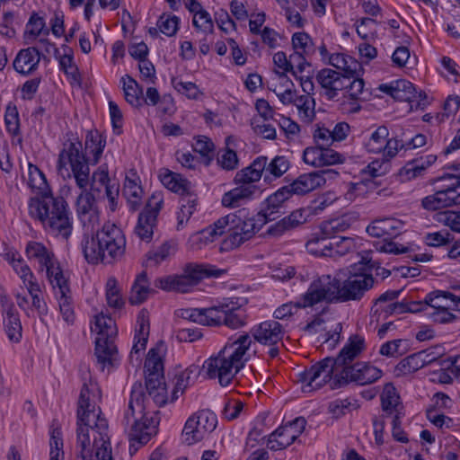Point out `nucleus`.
Masks as SVG:
<instances>
[{
    "mask_svg": "<svg viewBox=\"0 0 460 460\" xmlns=\"http://www.w3.org/2000/svg\"><path fill=\"white\" fill-rule=\"evenodd\" d=\"M365 349L364 338L351 335L336 358L327 357L298 374V381L304 384L303 392L318 389L331 382L332 377V389L349 382L361 385L376 382L382 376L380 369L364 362L353 363Z\"/></svg>",
    "mask_w": 460,
    "mask_h": 460,
    "instance_id": "obj_1",
    "label": "nucleus"
},
{
    "mask_svg": "<svg viewBox=\"0 0 460 460\" xmlns=\"http://www.w3.org/2000/svg\"><path fill=\"white\" fill-rule=\"evenodd\" d=\"M284 335V328L279 322L264 321L254 325L250 333L244 332L227 341L216 356L204 362L203 368L209 378H217L222 386H227L250 360L252 338L260 344L273 345L279 343Z\"/></svg>",
    "mask_w": 460,
    "mask_h": 460,
    "instance_id": "obj_2",
    "label": "nucleus"
},
{
    "mask_svg": "<svg viewBox=\"0 0 460 460\" xmlns=\"http://www.w3.org/2000/svg\"><path fill=\"white\" fill-rule=\"evenodd\" d=\"M29 214L43 229L57 237L67 240L73 231V216L67 201L53 193L30 199Z\"/></svg>",
    "mask_w": 460,
    "mask_h": 460,
    "instance_id": "obj_3",
    "label": "nucleus"
},
{
    "mask_svg": "<svg viewBox=\"0 0 460 460\" xmlns=\"http://www.w3.org/2000/svg\"><path fill=\"white\" fill-rule=\"evenodd\" d=\"M125 249L126 238L122 230L110 222L82 243L84 256L92 264H111L123 256Z\"/></svg>",
    "mask_w": 460,
    "mask_h": 460,
    "instance_id": "obj_4",
    "label": "nucleus"
},
{
    "mask_svg": "<svg viewBox=\"0 0 460 460\" xmlns=\"http://www.w3.org/2000/svg\"><path fill=\"white\" fill-rule=\"evenodd\" d=\"M89 164H91L90 161L83 152V145L78 138H69L63 143L57 164L58 172L63 178L73 177L79 189L87 188Z\"/></svg>",
    "mask_w": 460,
    "mask_h": 460,
    "instance_id": "obj_5",
    "label": "nucleus"
},
{
    "mask_svg": "<svg viewBox=\"0 0 460 460\" xmlns=\"http://www.w3.org/2000/svg\"><path fill=\"white\" fill-rule=\"evenodd\" d=\"M77 446L83 460H113L107 420L97 427H77Z\"/></svg>",
    "mask_w": 460,
    "mask_h": 460,
    "instance_id": "obj_6",
    "label": "nucleus"
},
{
    "mask_svg": "<svg viewBox=\"0 0 460 460\" xmlns=\"http://www.w3.org/2000/svg\"><path fill=\"white\" fill-rule=\"evenodd\" d=\"M80 372L83 387L78 400L77 427H97L101 420H106L97 405L101 401L102 392L98 384L93 380L88 366L81 365Z\"/></svg>",
    "mask_w": 460,
    "mask_h": 460,
    "instance_id": "obj_7",
    "label": "nucleus"
},
{
    "mask_svg": "<svg viewBox=\"0 0 460 460\" xmlns=\"http://www.w3.org/2000/svg\"><path fill=\"white\" fill-rule=\"evenodd\" d=\"M225 271L206 264L189 263L180 275H169L157 278L155 288L167 292L187 293L206 278H218Z\"/></svg>",
    "mask_w": 460,
    "mask_h": 460,
    "instance_id": "obj_8",
    "label": "nucleus"
},
{
    "mask_svg": "<svg viewBox=\"0 0 460 460\" xmlns=\"http://www.w3.org/2000/svg\"><path fill=\"white\" fill-rule=\"evenodd\" d=\"M92 331L97 333L95 339V356L102 369L112 367L118 359V349L114 344L117 335L115 321L102 314L95 316Z\"/></svg>",
    "mask_w": 460,
    "mask_h": 460,
    "instance_id": "obj_9",
    "label": "nucleus"
},
{
    "mask_svg": "<svg viewBox=\"0 0 460 460\" xmlns=\"http://www.w3.org/2000/svg\"><path fill=\"white\" fill-rule=\"evenodd\" d=\"M239 214L230 213L226 217L219 218L213 226L204 229L201 234L207 240L213 242L217 236L226 235L222 242L223 250H233L239 247L245 242L242 233V214H245L244 210H239Z\"/></svg>",
    "mask_w": 460,
    "mask_h": 460,
    "instance_id": "obj_10",
    "label": "nucleus"
},
{
    "mask_svg": "<svg viewBox=\"0 0 460 460\" xmlns=\"http://www.w3.org/2000/svg\"><path fill=\"white\" fill-rule=\"evenodd\" d=\"M367 262L364 258L352 266L350 275L344 280L339 279V292L341 303L349 301H359L367 291L371 289L375 284V279L370 272H367L365 266Z\"/></svg>",
    "mask_w": 460,
    "mask_h": 460,
    "instance_id": "obj_11",
    "label": "nucleus"
},
{
    "mask_svg": "<svg viewBox=\"0 0 460 460\" xmlns=\"http://www.w3.org/2000/svg\"><path fill=\"white\" fill-rule=\"evenodd\" d=\"M339 287V279L336 277L322 275L311 282L307 291L298 302L297 307H312L321 302L341 303L338 297Z\"/></svg>",
    "mask_w": 460,
    "mask_h": 460,
    "instance_id": "obj_12",
    "label": "nucleus"
},
{
    "mask_svg": "<svg viewBox=\"0 0 460 460\" xmlns=\"http://www.w3.org/2000/svg\"><path fill=\"white\" fill-rule=\"evenodd\" d=\"M217 427V417L210 411H200L190 417L182 430V441L188 446L193 445L204 438Z\"/></svg>",
    "mask_w": 460,
    "mask_h": 460,
    "instance_id": "obj_13",
    "label": "nucleus"
},
{
    "mask_svg": "<svg viewBox=\"0 0 460 460\" xmlns=\"http://www.w3.org/2000/svg\"><path fill=\"white\" fill-rule=\"evenodd\" d=\"M162 206L163 198L160 193H154L148 199L144 210L138 216L134 231L141 241L151 242Z\"/></svg>",
    "mask_w": 460,
    "mask_h": 460,
    "instance_id": "obj_14",
    "label": "nucleus"
},
{
    "mask_svg": "<svg viewBox=\"0 0 460 460\" xmlns=\"http://www.w3.org/2000/svg\"><path fill=\"white\" fill-rule=\"evenodd\" d=\"M378 89L391 95L396 101L411 103V109L413 107L418 109L424 104L422 102L427 97L425 93H417L414 85L407 80H398L390 84H380Z\"/></svg>",
    "mask_w": 460,
    "mask_h": 460,
    "instance_id": "obj_15",
    "label": "nucleus"
},
{
    "mask_svg": "<svg viewBox=\"0 0 460 460\" xmlns=\"http://www.w3.org/2000/svg\"><path fill=\"white\" fill-rule=\"evenodd\" d=\"M158 421L154 418L143 416L141 420H135L129 433V453L135 454L139 447L146 445L157 433Z\"/></svg>",
    "mask_w": 460,
    "mask_h": 460,
    "instance_id": "obj_16",
    "label": "nucleus"
},
{
    "mask_svg": "<svg viewBox=\"0 0 460 460\" xmlns=\"http://www.w3.org/2000/svg\"><path fill=\"white\" fill-rule=\"evenodd\" d=\"M325 174L336 175L338 173L332 170H322L305 173L297 177L290 184L284 186V188L288 190L290 197L292 195H305L324 185L326 182Z\"/></svg>",
    "mask_w": 460,
    "mask_h": 460,
    "instance_id": "obj_17",
    "label": "nucleus"
},
{
    "mask_svg": "<svg viewBox=\"0 0 460 460\" xmlns=\"http://www.w3.org/2000/svg\"><path fill=\"white\" fill-rule=\"evenodd\" d=\"M82 191L76 199V211L78 217L85 227H94L99 224L100 214L95 203L94 194L87 188L80 189Z\"/></svg>",
    "mask_w": 460,
    "mask_h": 460,
    "instance_id": "obj_18",
    "label": "nucleus"
},
{
    "mask_svg": "<svg viewBox=\"0 0 460 460\" xmlns=\"http://www.w3.org/2000/svg\"><path fill=\"white\" fill-rule=\"evenodd\" d=\"M404 227V223L394 217L373 220L367 227V233L376 238H393L398 236Z\"/></svg>",
    "mask_w": 460,
    "mask_h": 460,
    "instance_id": "obj_19",
    "label": "nucleus"
},
{
    "mask_svg": "<svg viewBox=\"0 0 460 460\" xmlns=\"http://www.w3.org/2000/svg\"><path fill=\"white\" fill-rule=\"evenodd\" d=\"M421 205L425 209L432 211L460 205V193L456 192V186H449L446 190H438L425 197Z\"/></svg>",
    "mask_w": 460,
    "mask_h": 460,
    "instance_id": "obj_20",
    "label": "nucleus"
},
{
    "mask_svg": "<svg viewBox=\"0 0 460 460\" xmlns=\"http://www.w3.org/2000/svg\"><path fill=\"white\" fill-rule=\"evenodd\" d=\"M290 198L288 189L284 186L269 196L263 204V208L259 214L266 220V222L273 221L279 217L285 201Z\"/></svg>",
    "mask_w": 460,
    "mask_h": 460,
    "instance_id": "obj_21",
    "label": "nucleus"
},
{
    "mask_svg": "<svg viewBox=\"0 0 460 460\" xmlns=\"http://www.w3.org/2000/svg\"><path fill=\"white\" fill-rule=\"evenodd\" d=\"M40 61V51L35 47H29L18 52L13 66L17 73L29 75L38 68Z\"/></svg>",
    "mask_w": 460,
    "mask_h": 460,
    "instance_id": "obj_22",
    "label": "nucleus"
},
{
    "mask_svg": "<svg viewBox=\"0 0 460 460\" xmlns=\"http://www.w3.org/2000/svg\"><path fill=\"white\" fill-rule=\"evenodd\" d=\"M146 388L147 392L146 401L151 399L157 406H163L166 403L167 391L163 374L147 373L146 376Z\"/></svg>",
    "mask_w": 460,
    "mask_h": 460,
    "instance_id": "obj_23",
    "label": "nucleus"
},
{
    "mask_svg": "<svg viewBox=\"0 0 460 460\" xmlns=\"http://www.w3.org/2000/svg\"><path fill=\"white\" fill-rule=\"evenodd\" d=\"M310 212L305 208L294 210L290 215L285 217L268 229V234L279 236L286 231L294 229L307 222Z\"/></svg>",
    "mask_w": 460,
    "mask_h": 460,
    "instance_id": "obj_24",
    "label": "nucleus"
},
{
    "mask_svg": "<svg viewBox=\"0 0 460 460\" xmlns=\"http://www.w3.org/2000/svg\"><path fill=\"white\" fill-rule=\"evenodd\" d=\"M159 178L165 188L181 196H186L193 192L191 182L181 174L173 172L169 169L163 168L160 170Z\"/></svg>",
    "mask_w": 460,
    "mask_h": 460,
    "instance_id": "obj_25",
    "label": "nucleus"
},
{
    "mask_svg": "<svg viewBox=\"0 0 460 460\" xmlns=\"http://www.w3.org/2000/svg\"><path fill=\"white\" fill-rule=\"evenodd\" d=\"M323 324L324 320L323 318L315 317L304 327V330L310 334L323 332L321 333L323 343L328 344L329 348L333 349L340 341L342 326L341 323H337L333 329L327 330L326 327H323Z\"/></svg>",
    "mask_w": 460,
    "mask_h": 460,
    "instance_id": "obj_26",
    "label": "nucleus"
},
{
    "mask_svg": "<svg viewBox=\"0 0 460 460\" xmlns=\"http://www.w3.org/2000/svg\"><path fill=\"white\" fill-rule=\"evenodd\" d=\"M4 308V325L10 341L17 342L22 338V324L14 305L6 301V297L1 298Z\"/></svg>",
    "mask_w": 460,
    "mask_h": 460,
    "instance_id": "obj_27",
    "label": "nucleus"
},
{
    "mask_svg": "<svg viewBox=\"0 0 460 460\" xmlns=\"http://www.w3.org/2000/svg\"><path fill=\"white\" fill-rule=\"evenodd\" d=\"M238 186L225 193L222 205L226 208L239 207L242 202L252 199L258 188L254 184L239 183Z\"/></svg>",
    "mask_w": 460,
    "mask_h": 460,
    "instance_id": "obj_28",
    "label": "nucleus"
},
{
    "mask_svg": "<svg viewBox=\"0 0 460 460\" xmlns=\"http://www.w3.org/2000/svg\"><path fill=\"white\" fill-rule=\"evenodd\" d=\"M25 252L30 261H34L39 264L40 270H44L57 260L54 252L39 242H29Z\"/></svg>",
    "mask_w": 460,
    "mask_h": 460,
    "instance_id": "obj_29",
    "label": "nucleus"
},
{
    "mask_svg": "<svg viewBox=\"0 0 460 460\" xmlns=\"http://www.w3.org/2000/svg\"><path fill=\"white\" fill-rule=\"evenodd\" d=\"M424 310L427 306L432 310L443 309L451 306V305L458 307L460 304V295H456L449 291L436 290L429 293L423 301Z\"/></svg>",
    "mask_w": 460,
    "mask_h": 460,
    "instance_id": "obj_30",
    "label": "nucleus"
},
{
    "mask_svg": "<svg viewBox=\"0 0 460 460\" xmlns=\"http://www.w3.org/2000/svg\"><path fill=\"white\" fill-rule=\"evenodd\" d=\"M299 436V430L293 431L290 427L281 426L269 436L267 446L273 451L281 450L294 443Z\"/></svg>",
    "mask_w": 460,
    "mask_h": 460,
    "instance_id": "obj_31",
    "label": "nucleus"
},
{
    "mask_svg": "<svg viewBox=\"0 0 460 460\" xmlns=\"http://www.w3.org/2000/svg\"><path fill=\"white\" fill-rule=\"evenodd\" d=\"M332 239L329 234H324L322 227L320 231L312 234L311 237L305 243L306 250L309 253L323 257L332 255Z\"/></svg>",
    "mask_w": 460,
    "mask_h": 460,
    "instance_id": "obj_32",
    "label": "nucleus"
},
{
    "mask_svg": "<svg viewBox=\"0 0 460 460\" xmlns=\"http://www.w3.org/2000/svg\"><path fill=\"white\" fill-rule=\"evenodd\" d=\"M263 170H265V156H259L249 166L236 172L234 183L253 184L262 175L264 176Z\"/></svg>",
    "mask_w": 460,
    "mask_h": 460,
    "instance_id": "obj_33",
    "label": "nucleus"
},
{
    "mask_svg": "<svg viewBox=\"0 0 460 460\" xmlns=\"http://www.w3.org/2000/svg\"><path fill=\"white\" fill-rule=\"evenodd\" d=\"M106 145L105 137L96 129L87 132L84 141L85 155H92L88 157L91 164L99 163Z\"/></svg>",
    "mask_w": 460,
    "mask_h": 460,
    "instance_id": "obj_34",
    "label": "nucleus"
},
{
    "mask_svg": "<svg viewBox=\"0 0 460 460\" xmlns=\"http://www.w3.org/2000/svg\"><path fill=\"white\" fill-rule=\"evenodd\" d=\"M145 402L146 394L144 392V387L141 383L136 382L132 385L128 410L126 411L124 416L126 425H128L131 421L132 424H134V421L137 420L135 418V406H137V410L141 413L145 409Z\"/></svg>",
    "mask_w": 460,
    "mask_h": 460,
    "instance_id": "obj_35",
    "label": "nucleus"
},
{
    "mask_svg": "<svg viewBox=\"0 0 460 460\" xmlns=\"http://www.w3.org/2000/svg\"><path fill=\"white\" fill-rule=\"evenodd\" d=\"M46 274L52 288L56 290V294L61 292H70L68 279L65 276L60 263L56 260L47 269Z\"/></svg>",
    "mask_w": 460,
    "mask_h": 460,
    "instance_id": "obj_36",
    "label": "nucleus"
},
{
    "mask_svg": "<svg viewBox=\"0 0 460 460\" xmlns=\"http://www.w3.org/2000/svg\"><path fill=\"white\" fill-rule=\"evenodd\" d=\"M121 82L123 84L122 88L127 102L135 108L142 106L143 89L137 82L128 75L122 76Z\"/></svg>",
    "mask_w": 460,
    "mask_h": 460,
    "instance_id": "obj_37",
    "label": "nucleus"
},
{
    "mask_svg": "<svg viewBox=\"0 0 460 460\" xmlns=\"http://www.w3.org/2000/svg\"><path fill=\"white\" fill-rule=\"evenodd\" d=\"M289 165V161L285 156L277 155L270 162L265 156L264 181L270 182L281 177L288 170Z\"/></svg>",
    "mask_w": 460,
    "mask_h": 460,
    "instance_id": "obj_38",
    "label": "nucleus"
},
{
    "mask_svg": "<svg viewBox=\"0 0 460 460\" xmlns=\"http://www.w3.org/2000/svg\"><path fill=\"white\" fill-rule=\"evenodd\" d=\"M28 184L31 189L38 191L37 197L47 196L52 193L44 173L34 164H28Z\"/></svg>",
    "mask_w": 460,
    "mask_h": 460,
    "instance_id": "obj_39",
    "label": "nucleus"
},
{
    "mask_svg": "<svg viewBox=\"0 0 460 460\" xmlns=\"http://www.w3.org/2000/svg\"><path fill=\"white\" fill-rule=\"evenodd\" d=\"M382 409L386 414L401 413L402 404L396 388L386 384L381 394Z\"/></svg>",
    "mask_w": 460,
    "mask_h": 460,
    "instance_id": "obj_40",
    "label": "nucleus"
},
{
    "mask_svg": "<svg viewBox=\"0 0 460 460\" xmlns=\"http://www.w3.org/2000/svg\"><path fill=\"white\" fill-rule=\"evenodd\" d=\"M230 309L226 305V299L219 302L217 305L208 307L202 308V325L208 326H219L223 324L222 315L225 312H228Z\"/></svg>",
    "mask_w": 460,
    "mask_h": 460,
    "instance_id": "obj_41",
    "label": "nucleus"
},
{
    "mask_svg": "<svg viewBox=\"0 0 460 460\" xmlns=\"http://www.w3.org/2000/svg\"><path fill=\"white\" fill-rule=\"evenodd\" d=\"M151 291L148 286L146 272L143 271L137 276V279L131 288L129 303L131 305H139L143 303Z\"/></svg>",
    "mask_w": 460,
    "mask_h": 460,
    "instance_id": "obj_42",
    "label": "nucleus"
},
{
    "mask_svg": "<svg viewBox=\"0 0 460 460\" xmlns=\"http://www.w3.org/2000/svg\"><path fill=\"white\" fill-rule=\"evenodd\" d=\"M137 324L139 329L137 333L135 335V340H137V341H135L131 351L135 353H138L141 350H144L147 342V336L149 333V320L147 312L144 309L141 310V312L138 314Z\"/></svg>",
    "mask_w": 460,
    "mask_h": 460,
    "instance_id": "obj_43",
    "label": "nucleus"
},
{
    "mask_svg": "<svg viewBox=\"0 0 460 460\" xmlns=\"http://www.w3.org/2000/svg\"><path fill=\"white\" fill-rule=\"evenodd\" d=\"M198 198L193 192L181 197L180 211L177 214V230L183 227L184 224L189 221L197 208Z\"/></svg>",
    "mask_w": 460,
    "mask_h": 460,
    "instance_id": "obj_44",
    "label": "nucleus"
},
{
    "mask_svg": "<svg viewBox=\"0 0 460 460\" xmlns=\"http://www.w3.org/2000/svg\"><path fill=\"white\" fill-rule=\"evenodd\" d=\"M226 305L230 309L222 315L223 324L231 328L237 329L245 324V317L243 314L237 312L240 305L238 302L233 298H226Z\"/></svg>",
    "mask_w": 460,
    "mask_h": 460,
    "instance_id": "obj_45",
    "label": "nucleus"
},
{
    "mask_svg": "<svg viewBox=\"0 0 460 460\" xmlns=\"http://www.w3.org/2000/svg\"><path fill=\"white\" fill-rule=\"evenodd\" d=\"M329 64L350 75H355L359 67V64L353 58L341 53L332 54L329 58Z\"/></svg>",
    "mask_w": 460,
    "mask_h": 460,
    "instance_id": "obj_46",
    "label": "nucleus"
},
{
    "mask_svg": "<svg viewBox=\"0 0 460 460\" xmlns=\"http://www.w3.org/2000/svg\"><path fill=\"white\" fill-rule=\"evenodd\" d=\"M389 136V130L385 126L378 127L371 133L368 140L365 142V148L368 153L379 154L385 147V138Z\"/></svg>",
    "mask_w": 460,
    "mask_h": 460,
    "instance_id": "obj_47",
    "label": "nucleus"
},
{
    "mask_svg": "<svg viewBox=\"0 0 460 460\" xmlns=\"http://www.w3.org/2000/svg\"><path fill=\"white\" fill-rule=\"evenodd\" d=\"M424 303L420 301H402L393 302L385 307H381V311L386 314H402V313H419L424 311Z\"/></svg>",
    "mask_w": 460,
    "mask_h": 460,
    "instance_id": "obj_48",
    "label": "nucleus"
},
{
    "mask_svg": "<svg viewBox=\"0 0 460 460\" xmlns=\"http://www.w3.org/2000/svg\"><path fill=\"white\" fill-rule=\"evenodd\" d=\"M142 188L135 180L126 178L123 187V195L128 199L130 209L137 210L140 205Z\"/></svg>",
    "mask_w": 460,
    "mask_h": 460,
    "instance_id": "obj_49",
    "label": "nucleus"
},
{
    "mask_svg": "<svg viewBox=\"0 0 460 460\" xmlns=\"http://www.w3.org/2000/svg\"><path fill=\"white\" fill-rule=\"evenodd\" d=\"M197 373L198 367L192 365L175 376L176 382L172 393V400L178 398V392L182 394L184 390L193 383L194 377L197 376Z\"/></svg>",
    "mask_w": 460,
    "mask_h": 460,
    "instance_id": "obj_50",
    "label": "nucleus"
},
{
    "mask_svg": "<svg viewBox=\"0 0 460 460\" xmlns=\"http://www.w3.org/2000/svg\"><path fill=\"white\" fill-rule=\"evenodd\" d=\"M339 72L331 68H323L320 70L316 75V81L324 91V95L328 100L333 99V93L332 88L333 86L334 80L338 78Z\"/></svg>",
    "mask_w": 460,
    "mask_h": 460,
    "instance_id": "obj_51",
    "label": "nucleus"
},
{
    "mask_svg": "<svg viewBox=\"0 0 460 460\" xmlns=\"http://www.w3.org/2000/svg\"><path fill=\"white\" fill-rule=\"evenodd\" d=\"M292 47L294 52L312 55L314 52V46L311 37L306 32H296L292 35Z\"/></svg>",
    "mask_w": 460,
    "mask_h": 460,
    "instance_id": "obj_52",
    "label": "nucleus"
},
{
    "mask_svg": "<svg viewBox=\"0 0 460 460\" xmlns=\"http://www.w3.org/2000/svg\"><path fill=\"white\" fill-rule=\"evenodd\" d=\"M106 299L111 307L121 308L124 305V300L120 295V288L114 277H110L106 283Z\"/></svg>",
    "mask_w": 460,
    "mask_h": 460,
    "instance_id": "obj_53",
    "label": "nucleus"
},
{
    "mask_svg": "<svg viewBox=\"0 0 460 460\" xmlns=\"http://www.w3.org/2000/svg\"><path fill=\"white\" fill-rule=\"evenodd\" d=\"M111 180L109 177V172H108V166L106 164H102L98 167L96 171H94L92 174V177L89 176V185L90 190L92 193H100L101 188H98V184H101V186H104V189H106V186H110Z\"/></svg>",
    "mask_w": 460,
    "mask_h": 460,
    "instance_id": "obj_54",
    "label": "nucleus"
},
{
    "mask_svg": "<svg viewBox=\"0 0 460 460\" xmlns=\"http://www.w3.org/2000/svg\"><path fill=\"white\" fill-rule=\"evenodd\" d=\"M174 252L175 246L169 242H165L156 250L147 252V263L153 266H158L162 261L167 260Z\"/></svg>",
    "mask_w": 460,
    "mask_h": 460,
    "instance_id": "obj_55",
    "label": "nucleus"
},
{
    "mask_svg": "<svg viewBox=\"0 0 460 460\" xmlns=\"http://www.w3.org/2000/svg\"><path fill=\"white\" fill-rule=\"evenodd\" d=\"M60 68L73 80L78 82L80 75L78 67L74 62L72 49L68 47L64 48V54L59 57Z\"/></svg>",
    "mask_w": 460,
    "mask_h": 460,
    "instance_id": "obj_56",
    "label": "nucleus"
},
{
    "mask_svg": "<svg viewBox=\"0 0 460 460\" xmlns=\"http://www.w3.org/2000/svg\"><path fill=\"white\" fill-rule=\"evenodd\" d=\"M57 296H58L60 313L63 316V319L69 324L73 323L75 319V312H74V305H73V299L71 296V291L70 292L64 291V292L57 294Z\"/></svg>",
    "mask_w": 460,
    "mask_h": 460,
    "instance_id": "obj_57",
    "label": "nucleus"
},
{
    "mask_svg": "<svg viewBox=\"0 0 460 460\" xmlns=\"http://www.w3.org/2000/svg\"><path fill=\"white\" fill-rule=\"evenodd\" d=\"M279 77L282 80V85L285 87L283 92L277 93L279 101L285 105L292 103L296 105L299 96H296V92L293 89V82L285 73H279Z\"/></svg>",
    "mask_w": 460,
    "mask_h": 460,
    "instance_id": "obj_58",
    "label": "nucleus"
},
{
    "mask_svg": "<svg viewBox=\"0 0 460 460\" xmlns=\"http://www.w3.org/2000/svg\"><path fill=\"white\" fill-rule=\"evenodd\" d=\"M300 118L305 122H311L314 118L315 102L312 96L301 95L296 103Z\"/></svg>",
    "mask_w": 460,
    "mask_h": 460,
    "instance_id": "obj_59",
    "label": "nucleus"
},
{
    "mask_svg": "<svg viewBox=\"0 0 460 460\" xmlns=\"http://www.w3.org/2000/svg\"><path fill=\"white\" fill-rule=\"evenodd\" d=\"M266 223V220L259 213L255 217L249 218H245V215L242 214L243 229H244L242 234L244 236L245 241L251 239Z\"/></svg>",
    "mask_w": 460,
    "mask_h": 460,
    "instance_id": "obj_60",
    "label": "nucleus"
},
{
    "mask_svg": "<svg viewBox=\"0 0 460 460\" xmlns=\"http://www.w3.org/2000/svg\"><path fill=\"white\" fill-rule=\"evenodd\" d=\"M193 150L205 158V164L208 165L213 158L214 144L207 137H199L192 145Z\"/></svg>",
    "mask_w": 460,
    "mask_h": 460,
    "instance_id": "obj_61",
    "label": "nucleus"
},
{
    "mask_svg": "<svg viewBox=\"0 0 460 460\" xmlns=\"http://www.w3.org/2000/svg\"><path fill=\"white\" fill-rule=\"evenodd\" d=\"M332 248L330 257L342 256L355 248V241L351 237H332Z\"/></svg>",
    "mask_w": 460,
    "mask_h": 460,
    "instance_id": "obj_62",
    "label": "nucleus"
},
{
    "mask_svg": "<svg viewBox=\"0 0 460 460\" xmlns=\"http://www.w3.org/2000/svg\"><path fill=\"white\" fill-rule=\"evenodd\" d=\"M161 347L157 346L155 348H152L147 354L145 362V367L146 368L147 373H155L158 375H162L164 366L162 358L160 355Z\"/></svg>",
    "mask_w": 460,
    "mask_h": 460,
    "instance_id": "obj_63",
    "label": "nucleus"
},
{
    "mask_svg": "<svg viewBox=\"0 0 460 460\" xmlns=\"http://www.w3.org/2000/svg\"><path fill=\"white\" fill-rule=\"evenodd\" d=\"M44 28V19L37 13H32L26 24L25 39L27 42L35 40L43 31Z\"/></svg>",
    "mask_w": 460,
    "mask_h": 460,
    "instance_id": "obj_64",
    "label": "nucleus"
}]
</instances>
